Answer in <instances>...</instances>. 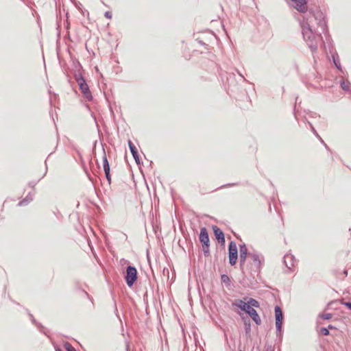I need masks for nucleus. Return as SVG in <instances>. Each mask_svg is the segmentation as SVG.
I'll use <instances>...</instances> for the list:
<instances>
[{"label":"nucleus","instance_id":"obj_9","mask_svg":"<svg viewBox=\"0 0 351 351\" xmlns=\"http://www.w3.org/2000/svg\"><path fill=\"white\" fill-rule=\"evenodd\" d=\"M213 234L217 242L221 245L224 246L226 243L225 235L223 232L217 226H213Z\"/></svg>","mask_w":351,"mask_h":351},{"label":"nucleus","instance_id":"obj_38","mask_svg":"<svg viewBox=\"0 0 351 351\" xmlns=\"http://www.w3.org/2000/svg\"><path fill=\"white\" fill-rule=\"evenodd\" d=\"M56 98H57V95H56V94H55V93H53V96H51V97H50V99H49V101H50V104H51V105H52V104H53V99H56Z\"/></svg>","mask_w":351,"mask_h":351},{"label":"nucleus","instance_id":"obj_30","mask_svg":"<svg viewBox=\"0 0 351 351\" xmlns=\"http://www.w3.org/2000/svg\"><path fill=\"white\" fill-rule=\"evenodd\" d=\"M341 304L351 311V302L341 301Z\"/></svg>","mask_w":351,"mask_h":351},{"label":"nucleus","instance_id":"obj_18","mask_svg":"<svg viewBox=\"0 0 351 351\" xmlns=\"http://www.w3.org/2000/svg\"><path fill=\"white\" fill-rule=\"evenodd\" d=\"M33 200V195L31 194V193H29L28 195L23 199L21 201H20L18 204V206H24L27 205L29 203H30Z\"/></svg>","mask_w":351,"mask_h":351},{"label":"nucleus","instance_id":"obj_29","mask_svg":"<svg viewBox=\"0 0 351 351\" xmlns=\"http://www.w3.org/2000/svg\"><path fill=\"white\" fill-rule=\"evenodd\" d=\"M35 325L36 326V327L39 329V330L41 332H43L45 335H47V333H46V332L45 330V328H44V326L40 323L37 322V324H35Z\"/></svg>","mask_w":351,"mask_h":351},{"label":"nucleus","instance_id":"obj_47","mask_svg":"<svg viewBox=\"0 0 351 351\" xmlns=\"http://www.w3.org/2000/svg\"><path fill=\"white\" fill-rule=\"evenodd\" d=\"M56 351H63L61 348H58L56 349Z\"/></svg>","mask_w":351,"mask_h":351},{"label":"nucleus","instance_id":"obj_16","mask_svg":"<svg viewBox=\"0 0 351 351\" xmlns=\"http://www.w3.org/2000/svg\"><path fill=\"white\" fill-rule=\"evenodd\" d=\"M234 79L235 74L234 73H227L226 83L228 84L229 88L235 86Z\"/></svg>","mask_w":351,"mask_h":351},{"label":"nucleus","instance_id":"obj_31","mask_svg":"<svg viewBox=\"0 0 351 351\" xmlns=\"http://www.w3.org/2000/svg\"><path fill=\"white\" fill-rule=\"evenodd\" d=\"M105 176H106V180H108V184H111V176H110V172H108V173H105Z\"/></svg>","mask_w":351,"mask_h":351},{"label":"nucleus","instance_id":"obj_44","mask_svg":"<svg viewBox=\"0 0 351 351\" xmlns=\"http://www.w3.org/2000/svg\"><path fill=\"white\" fill-rule=\"evenodd\" d=\"M343 274L345 275V276H347V275H348V271H347V270H346V269H344V270H343Z\"/></svg>","mask_w":351,"mask_h":351},{"label":"nucleus","instance_id":"obj_17","mask_svg":"<svg viewBox=\"0 0 351 351\" xmlns=\"http://www.w3.org/2000/svg\"><path fill=\"white\" fill-rule=\"evenodd\" d=\"M74 78L77 83L80 82V79L85 80L82 75V68L80 65L79 66V68L77 69L74 72Z\"/></svg>","mask_w":351,"mask_h":351},{"label":"nucleus","instance_id":"obj_34","mask_svg":"<svg viewBox=\"0 0 351 351\" xmlns=\"http://www.w3.org/2000/svg\"><path fill=\"white\" fill-rule=\"evenodd\" d=\"M196 40L197 41L198 43H199L202 46H207L208 45L204 43L202 39H200L199 38H196Z\"/></svg>","mask_w":351,"mask_h":351},{"label":"nucleus","instance_id":"obj_22","mask_svg":"<svg viewBox=\"0 0 351 351\" xmlns=\"http://www.w3.org/2000/svg\"><path fill=\"white\" fill-rule=\"evenodd\" d=\"M247 258H248V256L239 255V265H240V268L242 270L243 273H245L243 267H244V265Z\"/></svg>","mask_w":351,"mask_h":351},{"label":"nucleus","instance_id":"obj_49","mask_svg":"<svg viewBox=\"0 0 351 351\" xmlns=\"http://www.w3.org/2000/svg\"><path fill=\"white\" fill-rule=\"evenodd\" d=\"M239 351H243L242 350H239Z\"/></svg>","mask_w":351,"mask_h":351},{"label":"nucleus","instance_id":"obj_14","mask_svg":"<svg viewBox=\"0 0 351 351\" xmlns=\"http://www.w3.org/2000/svg\"><path fill=\"white\" fill-rule=\"evenodd\" d=\"M102 160H103V168H104V173L110 172V163L108 160L106 154L105 149L104 148H103Z\"/></svg>","mask_w":351,"mask_h":351},{"label":"nucleus","instance_id":"obj_43","mask_svg":"<svg viewBox=\"0 0 351 351\" xmlns=\"http://www.w3.org/2000/svg\"><path fill=\"white\" fill-rule=\"evenodd\" d=\"M324 146H325V148L328 151V152H331L329 147L326 145V144H324Z\"/></svg>","mask_w":351,"mask_h":351},{"label":"nucleus","instance_id":"obj_36","mask_svg":"<svg viewBox=\"0 0 351 351\" xmlns=\"http://www.w3.org/2000/svg\"><path fill=\"white\" fill-rule=\"evenodd\" d=\"M308 124L311 128V130L313 131V132L317 136H319L317 131L315 130V129L314 128V127L313 126V125L308 122Z\"/></svg>","mask_w":351,"mask_h":351},{"label":"nucleus","instance_id":"obj_48","mask_svg":"<svg viewBox=\"0 0 351 351\" xmlns=\"http://www.w3.org/2000/svg\"><path fill=\"white\" fill-rule=\"evenodd\" d=\"M85 294L88 297V293H86V291H84Z\"/></svg>","mask_w":351,"mask_h":351},{"label":"nucleus","instance_id":"obj_32","mask_svg":"<svg viewBox=\"0 0 351 351\" xmlns=\"http://www.w3.org/2000/svg\"><path fill=\"white\" fill-rule=\"evenodd\" d=\"M28 315L31 319V321L35 325V324H37V321L36 320V319L34 318V317L33 316L32 314H31L30 313H28Z\"/></svg>","mask_w":351,"mask_h":351},{"label":"nucleus","instance_id":"obj_39","mask_svg":"<svg viewBox=\"0 0 351 351\" xmlns=\"http://www.w3.org/2000/svg\"><path fill=\"white\" fill-rule=\"evenodd\" d=\"M82 14L84 16H86V15L88 16V14H89L87 10H82Z\"/></svg>","mask_w":351,"mask_h":351},{"label":"nucleus","instance_id":"obj_24","mask_svg":"<svg viewBox=\"0 0 351 351\" xmlns=\"http://www.w3.org/2000/svg\"><path fill=\"white\" fill-rule=\"evenodd\" d=\"M349 85H350L349 82H346L344 80H341V82H340L341 88L345 91L349 90Z\"/></svg>","mask_w":351,"mask_h":351},{"label":"nucleus","instance_id":"obj_26","mask_svg":"<svg viewBox=\"0 0 351 351\" xmlns=\"http://www.w3.org/2000/svg\"><path fill=\"white\" fill-rule=\"evenodd\" d=\"M332 315L331 313H324L319 315V317H322L324 320H328L332 318Z\"/></svg>","mask_w":351,"mask_h":351},{"label":"nucleus","instance_id":"obj_15","mask_svg":"<svg viewBox=\"0 0 351 351\" xmlns=\"http://www.w3.org/2000/svg\"><path fill=\"white\" fill-rule=\"evenodd\" d=\"M248 315L256 325H260L261 324V319L255 309H253V311H252L251 313L248 314Z\"/></svg>","mask_w":351,"mask_h":351},{"label":"nucleus","instance_id":"obj_35","mask_svg":"<svg viewBox=\"0 0 351 351\" xmlns=\"http://www.w3.org/2000/svg\"><path fill=\"white\" fill-rule=\"evenodd\" d=\"M71 2L75 5L76 8H77L80 10H81L80 5H82V4L80 3V1H72Z\"/></svg>","mask_w":351,"mask_h":351},{"label":"nucleus","instance_id":"obj_10","mask_svg":"<svg viewBox=\"0 0 351 351\" xmlns=\"http://www.w3.org/2000/svg\"><path fill=\"white\" fill-rule=\"evenodd\" d=\"M128 147L130 150V152H131L136 163L137 165H140V163H141L140 157H139L138 152L136 147H135V145L133 144V143L130 140L128 141Z\"/></svg>","mask_w":351,"mask_h":351},{"label":"nucleus","instance_id":"obj_42","mask_svg":"<svg viewBox=\"0 0 351 351\" xmlns=\"http://www.w3.org/2000/svg\"><path fill=\"white\" fill-rule=\"evenodd\" d=\"M239 76L243 79V81H246L245 78L242 75L241 73H240L239 71H237Z\"/></svg>","mask_w":351,"mask_h":351},{"label":"nucleus","instance_id":"obj_3","mask_svg":"<svg viewBox=\"0 0 351 351\" xmlns=\"http://www.w3.org/2000/svg\"><path fill=\"white\" fill-rule=\"evenodd\" d=\"M264 261V256L258 252L254 251L249 254L246 269L253 279L260 274Z\"/></svg>","mask_w":351,"mask_h":351},{"label":"nucleus","instance_id":"obj_40","mask_svg":"<svg viewBox=\"0 0 351 351\" xmlns=\"http://www.w3.org/2000/svg\"><path fill=\"white\" fill-rule=\"evenodd\" d=\"M327 328H328V330L329 329H331V330L337 329V328L335 326H332V324H329Z\"/></svg>","mask_w":351,"mask_h":351},{"label":"nucleus","instance_id":"obj_7","mask_svg":"<svg viewBox=\"0 0 351 351\" xmlns=\"http://www.w3.org/2000/svg\"><path fill=\"white\" fill-rule=\"evenodd\" d=\"M77 84L83 97L89 101H92L93 97L86 80L80 79V82L77 83Z\"/></svg>","mask_w":351,"mask_h":351},{"label":"nucleus","instance_id":"obj_2","mask_svg":"<svg viewBox=\"0 0 351 351\" xmlns=\"http://www.w3.org/2000/svg\"><path fill=\"white\" fill-rule=\"evenodd\" d=\"M299 23L302 29L304 40L311 49L312 53H316L319 42L322 41L323 45H324V41L322 36V34H324L322 32V29L319 27L321 31H318L317 33L314 32L309 24L308 18H306V16H302V20L299 19Z\"/></svg>","mask_w":351,"mask_h":351},{"label":"nucleus","instance_id":"obj_25","mask_svg":"<svg viewBox=\"0 0 351 351\" xmlns=\"http://www.w3.org/2000/svg\"><path fill=\"white\" fill-rule=\"evenodd\" d=\"M239 184V182L228 183V184L221 185V186L216 189V190L228 188V187H232V186H238Z\"/></svg>","mask_w":351,"mask_h":351},{"label":"nucleus","instance_id":"obj_8","mask_svg":"<svg viewBox=\"0 0 351 351\" xmlns=\"http://www.w3.org/2000/svg\"><path fill=\"white\" fill-rule=\"evenodd\" d=\"M232 306L233 307L239 308L241 311L245 312L247 315L250 314V313H251L253 309H254L250 304H248L247 302H245L241 299L235 300L232 303Z\"/></svg>","mask_w":351,"mask_h":351},{"label":"nucleus","instance_id":"obj_12","mask_svg":"<svg viewBox=\"0 0 351 351\" xmlns=\"http://www.w3.org/2000/svg\"><path fill=\"white\" fill-rule=\"evenodd\" d=\"M228 256L238 257V250L234 241H230L228 245Z\"/></svg>","mask_w":351,"mask_h":351},{"label":"nucleus","instance_id":"obj_1","mask_svg":"<svg viewBox=\"0 0 351 351\" xmlns=\"http://www.w3.org/2000/svg\"><path fill=\"white\" fill-rule=\"evenodd\" d=\"M289 6L293 8L298 12L301 14H306V17L308 18V16L314 17L315 20L317 21L318 27L322 29V32L324 34L326 40L329 42L330 36L329 35V31L327 25V23L325 20L324 14L318 8L314 9L308 4V1H287Z\"/></svg>","mask_w":351,"mask_h":351},{"label":"nucleus","instance_id":"obj_5","mask_svg":"<svg viewBox=\"0 0 351 351\" xmlns=\"http://www.w3.org/2000/svg\"><path fill=\"white\" fill-rule=\"evenodd\" d=\"M199 240L202 246L204 255L206 257H208L210 256V239L206 228L202 227L200 228Z\"/></svg>","mask_w":351,"mask_h":351},{"label":"nucleus","instance_id":"obj_21","mask_svg":"<svg viewBox=\"0 0 351 351\" xmlns=\"http://www.w3.org/2000/svg\"><path fill=\"white\" fill-rule=\"evenodd\" d=\"M221 281L226 285V287H230L231 285L230 278L226 274H222L221 276Z\"/></svg>","mask_w":351,"mask_h":351},{"label":"nucleus","instance_id":"obj_27","mask_svg":"<svg viewBox=\"0 0 351 351\" xmlns=\"http://www.w3.org/2000/svg\"><path fill=\"white\" fill-rule=\"evenodd\" d=\"M238 259V257H234V256H229V264L231 265V266H234L236 265L237 263V261Z\"/></svg>","mask_w":351,"mask_h":351},{"label":"nucleus","instance_id":"obj_4","mask_svg":"<svg viewBox=\"0 0 351 351\" xmlns=\"http://www.w3.org/2000/svg\"><path fill=\"white\" fill-rule=\"evenodd\" d=\"M123 278L128 287H132L138 280V271L134 265H128L125 267Z\"/></svg>","mask_w":351,"mask_h":351},{"label":"nucleus","instance_id":"obj_23","mask_svg":"<svg viewBox=\"0 0 351 351\" xmlns=\"http://www.w3.org/2000/svg\"><path fill=\"white\" fill-rule=\"evenodd\" d=\"M247 302L248 304H250L254 308H258L260 306L259 302L254 298H250Z\"/></svg>","mask_w":351,"mask_h":351},{"label":"nucleus","instance_id":"obj_13","mask_svg":"<svg viewBox=\"0 0 351 351\" xmlns=\"http://www.w3.org/2000/svg\"><path fill=\"white\" fill-rule=\"evenodd\" d=\"M242 320L244 323L245 332L246 336L250 337L251 333V323L247 317H242Z\"/></svg>","mask_w":351,"mask_h":351},{"label":"nucleus","instance_id":"obj_28","mask_svg":"<svg viewBox=\"0 0 351 351\" xmlns=\"http://www.w3.org/2000/svg\"><path fill=\"white\" fill-rule=\"evenodd\" d=\"M320 333L324 336H328L330 335V332L328 330V328L325 327H322L320 328Z\"/></svg>","mask_w":351,"mask_h":351},{"label":"nucleus","instance_id":"obj_19","mask_svg":"<svg viewBox=\"0 0 351 351\" xmlns=\"http://www.w3.org/2000/svg\"><path fill=\"white\" fill-rule=\"evenodd\" d=\"M332 62L335 66V67L340 71L342 72V67L340 63V60L338 54L337 53L332 55Z\"/></svg>","mask_w":351,"mask_h":351},{"label":"nucleus","instance_id":"obj_6","mask_svg":"<svg viewBox=\"0 0 351 351\" xmlns=\"http://www.w3.org/2000/svg\"><path fill=\"white\" fill-rule=\"evenodd\" d=\"M275 319H276V335L280 339L282 337V323H283V312L279 306H276L274 308Z\"/></svg>","mask_w":351,"mask_h":351},{"label":"nucleus","instance_id":"obj_41","mask_svg":"<svg viewBox=\"0 0 351 351\" xmlns=\"http://www.w3.org/2000/svg\"><path fill=\"white\" fill-rule=\"evenodd\" d=\"M265 351H274V349L271 348V346H268L266 348Z\"/></svg>","mask_w":351,"mask_h":351},{"label":"nucleus","instance_id":"obj_46","mask_svg":"<svg viewBox=\"0 0 351 351\" xmlns=\"http://www.w3.org/2000/svg\"><path fill=\"white\" fill-rule=\"evenodd\" d=\"M317 137L320 139L321 142H322L324 145V144H326V143H324V141L322 139V138H321L319 136H317Z\"/></svg>","mask_w":351,"mask_h":351},{"label":"nucleus","instance_id":"obj_33","mask_svg":"<svg viewBox=\"0 0 351 351\" xmlns=\"http://www.w3.org/2000/svg\"><path fill=\"white\" fill-rule=\"evenodd\" d=\"M104 16H105V17H106L108 19H112V13L110 11H106L104 13Z\"/></svg>","mask_w":351,"mask_h":351},{"label":"nucleus","instance_id":"obj_45","mask_svg":"<svg viewBox=\"0 0 351 351\" xmlns=\"http://www.w3.org/2000/svg\"><path fill=\"white\" fill-rule=\"evenodd\" d=\"M58 2H59V3L58 4V3H57V1H56V8H57L58 6H59V7L60 6V1H58Z\"/></svg>","mask_w":351,"mask_h":351},{"label":"nucleus","instance_id":"obj_11","mask_svg":"<svg viewBox=\"0 0 351 351\" xmlns=\"http://www.w3.org/2000/svg\"><path fill=\"white\" fill-rule=\"evenodd\" d=\"M295 261V257L291 254H285L283 258L284 264L289 269H291V267L294 266Z\"/></svg>","mask_w":351,"mask_h":351},{"label":"nucleus","instance_id":"obj_20","mask_svg":"<svg viewBox=\"0 0 351 351\" xmlns=\"http://www.w3.org/2000/svg\"><path fill=\"white\" fill-rule=\"evenodd\" d=\"M251 252H248L247 246L245 243L239 245V255H243L249 257Z\"/></svg>","mask_w":351,"mask_h":351},{"label":"nucleus","instance_id":"obj_37","mask_svg":"<svg viewBox=\"0 0 351 351\" xmlns=\"http://www.w3.org/2000/svg\"><path fill=\"white\" fill-rule=\"evenodd\" d=\"M36 184H37V182L32 181V182H29L28 184L31 188L34 189V187L36 185Z\"/></svg>","mask_w":351,"mask_h":351}]
</instances>
